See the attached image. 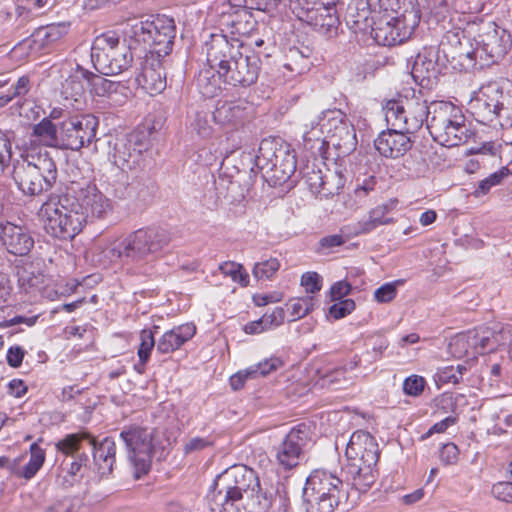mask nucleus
Returning <instances> with one entry per match:
<instances>
[{"label": "nucleus", "mask_w": 512, "mask_h": 512, "mask_svg": "<svg viewBox=\"0 0 512 512\" xmlns=\"http://www.w3.org/2000/svg\"><path fill=\"white\" fill-rule=\"evenodd\" d=\"M170 242L171 234L163 228H141L101 248L99 260L103 264L139 263L161 252Z\"/></svg>", "instance_id": "nucleus-1"}, {"label": "nucleus", "mask_w": 512, "mask_h": 512, "mask_svg": "<svg viewBox=\"0 0 512 512\" xmlns=\"http://www.w3.org/2000/svg\"><path fill=\"white\" fill-rule=\"evenodd\" d=\"M242 159L254 163L250 172L261 173L264 181L270 186H281L296 171V156L291 146L281 139L265 138L260 142L258 153H244Z\"/></svg>", "instance_id": "nucleus-2"}, {"label": "nucleus", "mask_w": 512, "mask_h": 512, "mask_svg": "<svg viewBox=\"0 0 512 512\" xmlns=\"http://www.w3.org/2000/svg\"><path fill=\"white\" fill-rule=\"evenodd\" d=\"M175 33L174 20L166 15L131 19L123 29V34L136 43L140 54L158 57H165L172 51Z\"/></svg>", "instance_id": "nucleus-3"}, {"label": "nucleus", "mask_w": 512, "mask_h": 512, "mask_svg": "<svg viewBox=\"0 0 512 512\" xmlns=\"http://www.w3.org/2000/svg\"><path fill=\"white\" fill-rule=\"evenodd\" d=\"M253 488H259L258 478L245 465H234L222 474L210 492L209 506L212 512H240V503Z\"/></svg>", "instance_id": "nucleus-4"}, {"label": "nucleus", "mask_w": 512, "mask_h": 512, "mask_svg": "<svg viewBox=\"0 0 512 512\" xmlns=\"http://www.w3.org/2000/svg\"><path fill=\"white\" fill-rule=\"evenodd\" d=\"M40 215L45 231L54 238L66 241L74 239L87 221V215L81 211L76 197L69 194L51 195L42 204Z\"/></svg>", "instance_id": "nucleus-5"}, {"label": "nucleus", "mask_w": 512, "mask_h": 512, "mask_svg": "<svg viewBox=\"0 0 512 512\" xmlns=\"http://www.w3.org/2000/svg\"><path fill=\"white\" fill-rule=\"evenodd\" d=\"M135 56L141 58L136 43H132L124 34L121 41L114 31L97 36L91 47V61L103 75H118L128 70Z\"/></svg>", "instance_id": "nucleus-6"}, {"label": "nucleus", "mask_w": 512, "mask_h": 512, "mask_svg": "<svg viewBox=\"0 0 512 512\" xmlns=\"http://www.w3.org/2000/svg\"><path fill=\"white\" fill-rule=\"evenodd\" d=\"M302 498L306 512H334L347 492L338 476L316 469L306 479Z\"/></svg>", "instance_id": "nucleus-7"}, {"label": "nucleus", "mask_w": 512, "mask_h": 512, "mask_svg": "<svg viewBox=\"0 0 512 512\" xmlns=\"http://www.w3.org/2000/svg\"><path fill=\"white\" fill-rule=\"evenodd\" d=\"M427 129L432 138L446 147L466 143L473 135L461 110L450 102H432Z\"/></svg>", "instance_id": "nucleus-8"}, {"label": "nucleus", "mask_w": 512, "mask_h": 512, "mask_svg": "<svg viewBox=\"0 0 512 512\" xmlns=\"http://www.w3.org/2000/svg\"><path fill=\"white\" fill-rule=\"evenodd\" d=\"M431 111V104L428 105L421 90H413L411 96L389 100L384 106L387 123L410 134L417 132L424 123L427 124Z\"/></svg>", "instance_id": "nucleus-9"}, {"label": "nucleus", "mask_w": 512, "mask_h": 512, "mask_svg": "<svg viewBox=\"0 0 512 512\" xmlns=\"http://www.w3.org/2000/svg\"><path fill=\"white\" fill-rule=\"evenodd\" d=\"M420 18V10L413 5L400 16L379 17L377 20L371 16V33L379 45L395 46L410 38L418 27Z\"/></svg>", "instance_id": "nucleus-10"}, {"label": "nucleus", "mask_w": 512, "mask_h": 512, "mask_svg": "<svg viewBox=\"0 0 512 512\" xmlns=\"http://www.w3.org/2000/svg\"><path fill=\"white\" fill-rule=\"evenodd\" d=\"M119 436L125 445L127 458L134 468V477L139 479L151 468L154 453L153 433L147 428L130 425L124 427Z\"/></svg>", "instance_id": "nucleus-11"}, {"label": "nucleus", "mask_w": 512, "mask_h": 512, "mask_svg": "<svg viewBox=\"0 0 512 512\" xmlns=\"http://www.w3.org/2000/svg\"><path fill=\"white\" fill-rule=\"evenodd\" d=\"M248 45L236 37H228L222 33H211L203 44L207 66L224 75L228 67H232L239 55Z\"/></svg>", "instance_id": "nucleus-12"}, {"label": "nucleus", "mask_w": 512, "mask_h": 512, "mask_svg": "<svg viewBox=\"0 0 512 512\" xmlns=\"http://www.w3.org/2000/svg\"><path fill=\"white\" fill-rule=\"evenodd\" d=\"M98 118L92 114L73 115L60 122L58 147L78 151L96 137Z\"/></svg>", "instance_id": "nucleus-13"}, {"label": "nucleus", "mask_w": 512, "mask_h": 512, "mask_svg": "<svg viewBox=\"0 0 512 512\" xmlns=\"http://www.w3.org/2000/svg\"><path fill=\"white\" fill-rule=\"evenodd\" d=\"M109 146L113 164L124 171L139 164L142 152L148 148V141L144 131H133L109 141Z\"/></svg>", "instance_id": "nucleus-14"}, {"label": "nucleus", "mask_w": 512, "mask_h": 512, "mask_svg": "<svg viewBox=\"0 0 512 512\" xmlns=\"http://www.w3.org/2000/svg\"><path fill=\"white\" fill-rule=\"evenodd\" d=\"M511 35L505 29L493 24L478 35L474 54H478L479 68L497 63L508 52Z\"/></svg>", "instance_id": "nucleus-15"}, {"label": "nucleus", "mask_w": 512, "mask_h": 512, "mask_svg": "<svg viewBox=\"0 0 512 512\" xmlns=\"http://www.w3.org/2000/svg\"><path fill=\"white\" fill-rule=\"evenodd\" d=\"M269 57V53L256 52L249 45L239 55L232 67L225 70L224 83L234 87H250L258 80L261 71V57Z\"/></svg>", "instance_id": "nucleus-16"}, {"label": "nucleus", "mask_w": 512, "mask_h": 512, "mask_svg": "<svg viewBox=\"0 0 512 512\" xmlns=\"http://www.w3.org/2000/svg\"><path fill=\"white\" fill-rule=\"evenodd\" d=\"M311 436V428L306 423L293 427L276 447L275 456L278 464L286 470L296 467L304 456Z\"/></svg>", "instance_id": "nucleus-17"}, {"label": "nucleus", "mask_w": 512, "mask_h": 512, "mask_svg": "<svg viewBox=\"0 0 512 512\" xmlns=\"http://www.w3.org/2000/svg\"><path fill=\"white\" fill-rule=\"evenodd\" d=\"M319 0H295L298 3L305 21L318 33L332 38L338 34L340 25L334 5H325Z\"/></svg>", "instance_id": "nucleus-18"}, {"label": "nucleus", "mask_w": 512, "mask_h": 512, "mask_svg": "<svg viewBox=\"0 0 512 512\" xmlns=\"http://www.w3.org/2000/svg\"><path fill=\"white\" fill-rule=\"evenodd\" d=\"M326 114L333 115L327 124H322V128H326L327 131V144L337 150L338 157L348 156L357 146L354 127L344 119L340 111H328Z\"/></svg>", "instance_id": "nucleus-19"}, {"label": "nucleus", "mask_w": 512, "mask_h": 512, "mask_svg": "<svg viewBox=\"0 0 512 512\" xmlns=\"http://www.w3.org/2000/svg\"><path fill=\"white\" fill-rule=\"evenodd\" d=\"M438 47L443 62L450 63L454 69L468 71L479 64L475 48L470 49L468 40L462 42L456 33L447 34Z\"/></svg>", "instance_id": "nucleus-20"}, {"label": "nucleus", "mask_w": 512, "mask_h": 512, "mask_svg": "<svg viewBox=\"0 0 512 512\" xmlns=\"http://www.w3.org/2000/svg\"><path fill=\"white\" fill-rule=\"evenodd\" d=\"M440 65H444V62L441 53H439V47L437 49L424 48L415 57L411 76L420 87L430 90L438 83Z\"/></svg>", "instance_id": "nucleus-21"}, {"label": "nucleus", "mask_w": 512, "mask_h": 512, "mask_svg": "<svg viewBox=\"0 0 512 512\" xmlns=\"http://www.w3.org/2000/svg\"><path fill=\"white\" fill-rule=\"evenodd\" d=\"M501 89L496 84L482 87L469 103L470 112L481 124L492 126L497 119Z\"/></svg>", "instance_id": "nucleus-22"}, {"label": "nucleus", "mask_w": 512, "mask_h": 512, "mask_svg": "<svg viewBox=\"0 0 512 512\" xmlns=\"http://www.w3.org/2000/svg\"><path fill=\"white\" fill-rule=\"evenodd\" d=\"M0 243L8 253L24 257L30 253L35 241L25 226L0 221Z\"/></svg>", "instance_id": "nucleus-23"}, {"label": "nucleus", "mask_w": 512, "mask_h": 512, "mask_svg": "<svg viewBox=\"0 0 512 512\" xmlns=\"http://www.w3.org/2000/svg\"><path fill=\"white\" fill-rule=\"evenodd\" d=\"M158 56L141 55L136 82L145 92L155 95L166 87V76Z\"/></svg>", "instance_id": "nucleus-24"}, {"label": "nucleus", "mask_w": 512, "mask_h": 512, "mask_svg": "<svg viewBox=\"0 0 512 512\" xmlns=\"http://www.w3.org/2000/svg\"><path fill=\"white\" fill-rule=\"evenodd\" d=\"M73 192H77L76 201L81 205V211L85 210V214L91 215L93 218H105L112 211L111 201L100 192L95 185L86 183L85 186L72 183L70 188Z\"/></svg>", "instance_id": "nucleus-25"}, {"label": "nucleus", "mask_w": 512, "mask_h": 512, "mask_svg": "<svg viewBox=\"0 0 512 512\" xmlns=\"http://www.w3.org/2000/svg\"><path fill=\"white\" fill-rule=\"evenodd\" d=\"M12 177L19 190L28 196L40 195L52 188L41 178L33 165L28 163V159L17 161L14 164Z\"/></svg>", "instance_id": "nucleus-26"}, {"label": "nucleus", "mask_w": 512, "mask_h": 512, "mask_svg": "<svg viewBox=\"0 0 512 512\" xmlns=\"http://www.w3.org/2000/svg\"><path fill=\"white\" fill-rule=\"evenodd\" d=\"M402 129L392 127L382 131L374 141L376 150L384 157L399 158L412 147V141Z\"/></svg>", "instance_id": "nucleus-27"}, {"label": "nucleus", "mask_w": 512, "mask_h": 512, "mask_svg": "<svg viewBox=\"0 0 512 512\" xmlns=\"http://www.w3.org/2000/svg\"><path fill=\"white\" fill-rule=\"evenodd\" d=\"M380 450L375 438L367 431H355L347 444L345 455L364 459L370 465H377Z\"/></svg>", "instance_id": "nucleus-28"}, {"label": "nucleus", "mask_w": 512, "mask_h": 512, "mask_svg": "<svg viewBox=\"0 0 512 512\" xmlns=\"http://www.w3.org/2000/svg\"><path fill=\"white\" fill-rule=\"evenodd\" d=\"M345 456L347 459L345 470L351 477L353 487L359 492H366L377 479L376 465H370L364 459H354L351 455Z\"/></svg>", "instance_id": "nucleus-29"}, {"label": "nucleus", "mask_w": 512, "mask_h": 512, "mask_svg": "<svg viewBox=\"0 0 512 512\" xmlns=\"http://www.w3.org/2000/svg\"><path fill=\"white\" fill-rule=\"evenodd\" d=\"M92 445L93 462L100 476H108L112 473L116 463V443L111 437H105L97 442L93 436L89 439Z\"/></svg>", "instance_id": "nucleus-30"}, {"label": "nucleus", "mask_w": 512, "mask_h": 512, "mask_svg": "<svg viewBox=\"0 0 512 512\" xmlns=\"http://www.w3.org/2000/svg\"><path fill=\"white\" fill-rule=\"evenodd\" d=\"M196 333V326L186 323L174 327L165 332L158 340L156 349L159 353L168 354L179 349L185 342L190 340Z\"/></svg>", "instance_id": "nucleus-31"}, {"label": "nucleus", "mask_w": 512, "mask_h": 512, "mask_svg": "<svg viewBox=\"0 0 512 512\" xmlns=\"http://www.w3.org/2000/svg\"><path fill=\"white\" fill-rule=\"evenodd\" d=\"M313 49L307 45L291 46L286 49L283 66L293 75H301L308 71L313 64Z\"/></svg>", "instance_id": "nucleus-32"}, {"label": "nucleus", "mask_w": 512, "mask_h": 512, "mask_svg": "<svg viewBox=\"0 0 512 512\" xmlns=\"http://www.w3.org/2000/svg\"><path fill=\"white\" fill-rule=\"evenodd\" d=\"M92 72L77 65L74 73L69 75L62 83L61 93L66 100L80 102V98L85 92L84 81L90 84Z\"/></svg>", "instance_id": "nucleus-33"}, {"label": "nucleus", "mask_w": 512, "mask_h": 512, "mask_svg": "<svg viewBox=\"0 0 512 512\" xmlns=\"http://www.w3.org/2000/svg\"><path fill=\"white\" fill-rule=\"evenodd\" d=\"M234 11L235 4H232L230 0H220L214 2L211 6L208 17L220 29L222 34H224L223 32L232 34Z\"/></svg>", "instance_id": "nucleus-34"}, {"label": "nucleus", "mask_w": 512, "mask_h": 512, "mask_svg": "<svg viewBox=\"0 0 512 512\" xmlns=\"http://www.w3.org/2000/svg\"><path fill=\"white\" fill-rule=\"evenodd\" d=\"M467 338L475 354L482 355L486 352H493L498 346L496 333L488 327L482 326L469 330Z\"/></svg>", "instance_id": "nucleus-35"}, {"label": "nucleus", "mask_w": 512, "mask_h": 512, "mask_svg": "<svg viewBox=\"0 0 512 512\" xmlns=\"http://www.w3.org/2000/svg\"><path fill=\"white\" fill-rule=\"evenodd\" d=\"M196 82L200 93L205 97L211 98L217 96L220 92L221 83H224V78L208 66L199 72Z\"/></svg>", "instance_id": "nucleus-36"}, {"label": "nucleus", "mask_w": 512, "mask_h": 512, "mask_svg": "<svg viewBox=\"0 0 512 512\" xmlns=\"http://www.w3.org/2000/svg\"><path fill=\"white\" fill-rule=\"evenodd\" d=\"M244 110L233 102H218L212 112V119L221 126L235 125L242 120Z\"/></svg>", "instance_id": "nucleus-37"}, {"label": "nucleus", "mask_w": 512, "mask_h": 512, "mask_svg": "<svg viewBox=\"0 0 512 512\" xmlns=\"http://www.w3.org/2000/svg\"><path fill=\"white\" fill-rule=\"evenodd\" d=\"M250 9H253V6L247 7V5L241 6L235 4L233 35H249L256 29L258 22Z\"/></svg>", "instance_id": "nucleus-38"}, {"label": "nucleus", "mask_w": 512, "mask_h": 512, "mask_svg": "<svg viewBox=\"0 0 512 512\" xmlns=\"http://www.w3.org/2000/svg\"><path fill=\"white\" fill-rule=\"evenodd\" d=\"M31 160L28 163L38 171V174L43 178L51 187L57 180V167L54 160L49 156L48 152L31 155Z\"/></svg>", "instance_id": "nucleus-39"}, {"label": "nucleus", "mask_w": 512, "mask_h": 512, "mask_svg": "<svg viewBox=\"0 0 512 512\" xmlns=\"http://www.w3.org/2000/svg\"><path fill=\"white\" fill-rule=\"evenodd\" d=\"M256 494L255 488H253L249 494L244 496L243 501L240 503V512H268L271 508V503L268 502V489L262 491L259 487L257 488Z\"/></svg>", "instance_id": "nucleus-40"}, {"label": "nucleus", "mask_w": 512, "mask_h": 512, "mask_svg": "<svg viewBox=\"0 0 512 512\" xmlns=\"http://www.w3.org/2000/svg\"><path fill=\"white\" fill-rule=\"evenodd\" d=\"M344 184L345 178L340 171L326 169L324 171L323 185L321 186L318 196L328 198L339 194Z\"/></svg>", "instance_id": "nucleus-41"}, {"label": "nucleus", "mask_w": 512, "mask_h": 512, "mask_svg": "<svg viewBox=\"0 0 512 512\" xmlns=\"http://www.w3.org/2000/svg\"><path fill=\"white\" fill-rule=\"evenodd\" d=\"M31 88L29 76H21L6 94L0 96V107L6 106L14 99H17L16 105L22 106L23 103L21 100L30 92Z\"/></svg>", "instance_id": "nucleus-42"}, {"label": "nucleus", "mask_w": 512, "mask_h": 512, "mask_svg": "<svg viewBox=\"0 0 512 512\" xmlns=\"http://www.w3.org/2000/svg\"><path fill=\"white\" fill-rule=\"evenodd\" d=\"M268 502L271 503L270 512H289L290 499L284 484L277 482L276 486L268 489Z\"/></svg>", "instance_id": "nucleus-43"}, {"label": "nucleus", "mask_w": 512, "mask_h": 512, "mask_svg": "<svg viewBox=\"0 0 512 512\" xmlns=\"http://www.w3.org/2000/svg\"><path fill=\"white\" fill-rule=\"evenodd\" d=\"M44 461V450L40 448L37 443H33L30 446V459L23 468L20 467V473H18V476L23 477L27 480L33 478L35 474L39 471V469L42 467Z\"/></svg>", "instance_id": "nucleus-44"}, {"label": "nucleus", "mask_w": 512, "mask_h": 512, "mask_svg": "<svg viewBox=\"0 0 512 512\" xmlns=\"http://www.w3.org/2000/svg\"><path fill=\"white\" fill-rule=\"evenodd\" d=\"M60 122H51L49 118H43L33 128V133L37 137L46 141L50 146L58 147V132Z\"/></svg>", "instance_id": "nucleus-45"}, {"label": "nucleus", "mask_w": 512, "mask_h": 512, "mask_svg": "<svg viewBox=\"0 0 512 512\" xmlns=\"http://www.w3.org/2000/svg\"><path fill=\"white\" fill-rule=\"evenodd\" d=\"M90 438L91 435L88 432L68 434L56 443V449L66 456L74 457L80 449L81 442L89 441Z\"/></svg>", "instance_id": "nucleus-46"}, {"label": "nucleus", "mask_w": 512, "mask_h": 512, "mask_svg": "<svg viewBox=\"0 0 512 512\" xmlns=\"http://www.w3.org/2000/svg\"><path fill=\"white\" fill-rule=\"evenodd\" d=\"M500 126L502 128L512 127V94L501 90L499 101V109H497V119L493 127Z\"/></svg>", "instance_id": "nucleus-47"}, {"label": "nucleus", "mask_w": 512, "mask_h": 512, "mask_svg": "<svg viewBox=\"0 0 512 512\" xmlns=\"http://www.w3.org/2000/svg\"><path fill=\"white\" fill-rule=\"evenodd\" d=\"M359 4L367 5L369 10L373 12L374 17L376 14L383 13L382 17H392L390 13H397L400 8L399 0H359Z\"/></svg>", "instance_id": "nucleus-48"}, {"label": "nucleus", "mask_w": 512, "mask_h": 512, "mask_svg": "<svg viewBox=\"0 0 512 512\" xmlns=\"http://www.w3.org/2000/svg\"><path fill=\"white\" fill-rule=\"evenodd\" d=\"M509 169L506 167H503L499 171H496L492 174H490L485 179L481 180L475 190L472 192V194L476 197H482L490 192V190L499 184H501L502 180L508 176Z\"/></svg>", "instance_id": "nucleus-49"}, {"label": "nucleus", "mask_w": 512, "mask_h": 512, "mask_svg": "<svg viewBox=\"0 0 512 512\" xmlns=\"http://www.w3.org/2000/svg\"><path fill=\"white\" fill-rule=\"evenodd\" d=\"M18 281L22 286L38 287L44 283V275L36 270L32 264L18 268Z\"/></svg>", "instance_id": "nucleus-50"}, {"label": "nucleus", "mask_w": 512, "mask_h": 512, "mask_svg": "<svg viewBox=\"0 0 512 512\" xmlns=\"http://www.w3.org/2000/svg\"><path fill=\"white\" fill-rule=\"evenodd\" d=\"M370 14H373V12L369 10V7L359 4L358 0L355 6L350 5L348 7L346 14L347 24L351 25V27L362 29L361 24L368 20Z\"/></svg>", "instance_id": "nucleus-51"}, {"label": "nucleus", "mask_w": 512, "mask_h": 512, "mask_svg": "<svg viewBox=\"0 0 512 512\" xmlns=\"http://www.w3.org/2000/svg\"><path fill=\"white\" fill-rule=\"evenodd\" d=\"M156 342L152 330L143 329L140 332V345L138 348V357L141 360V366H145L150 358L151 351L155 347Z\"/></svg>", "instance_id": "nucleus-52"}, {"label": "nucleus", "mask_w": 512, "mask_h": 512, "mask_svg": "<svg viewBox=\"0 0 512 512\" xmlns=\"http://www.w3.org/2000/svg\"><path fill=\"white\" fill-rule=\"evenodd\" d=\"M346 371L347 367L333 370L322 378V384L335 390L345 388L352 383V379L345 376Z\"/></svg>", "instance_id": "nucleus-53"}, {"label": "nucleus", "mask_w": 512, "mask_h": 512, "mask_svg": "<svg viewBox=\"0 0 512 512\" xmlns=\"http://www.w3.org/2000/svg\"><path fill=\"white\" fill-rule=\"evenodd\" d=\"M90 85L92 86L94 93L97 96L101 97L108 96L112 93L117 92V89L119 87L118 83L103 78L102 76L95 75L93 73L90 78Z\"/></svg>", "instance_id": "nucleus-54"}, {"label": "nucleus", "mask_w": 512, "mask_h": 512, "mask_svg": "<svg viewBox=\"0 0 512 512\" xmlns=\"http://www.w3.org/2000/svg\"><path fill=\"white\" fill-rule=\"evenodd\" d=\"M210 113L206 111H198L195 113L191 122V128L200 137L206 138L212 134V126L210 124Z\"/></svg>", "instance_id": "nucleus-55"}, {"label": "nucleus", "mask_w": 512, "mask_h": 512, "mask_svg": "<svg viewBox=\"0 0 512 512\" xmlns=\"http://www.w3.org/2000/svg\"><path fill=\"white\" fill-rule=\"evenodd\" d=\"M468 331L465 333H461L457 335L452 342L449 344V348L451 352L456 357H464V356H475L473 353L472 345L468 342Z\"/></svg>", "instance_id": "nucleus-56"}, {"label": "nucleus", "mask_w": 512, "mask_h": 512, "mask_svg": "<svg viewBox=\"0 0 512 512\" xmlns=\"http://www.w3.org/2000/svg\"><path fill=\"white\" fill-rule=\"evenodd\" d=\"M280 268V263L276 258H271L254 265L253 275L257 279H269Z\"/></svg>", "instance_id": "nucleus-57"}, {"label": "nucleus", "mask_w": 512, "mask_h": 512, "mask_svg": "<svg viewBox=\"0 0 512 512\" xmlns=\"http://www.w3.org/2000/svg\"><path fill=\"white\" fill-rule=\"evenodd\" d=\"M87 461V454L78 453L76 456L72 457V459L63 460L60 467L63 472H66L68 475L74 477L80 473L82 467L86 464Z\"/></svg>", "instance_id": "nucleus-58"}, {"label": "nucleus", "mask_w": 512, "mask_h": 512, "mask_svg": "<svg viewBox=\"0 0 512 512\" xmlns=\"http://www.w3.org/2000/svg\"><path fill=\"white\" fill-rule=\"evenodd\" d=\"M306 170L307 171L304 173L305 182L310 191L318 196L321 186L323 185L324 171L315 169L314 166H312L311 169L307 166Z\"/></svg>", "instance_id": "nucleus-59"}, {"label": "nucleus", "mask_w": 512, "mask_h": 512, "mask_svg": "<svg viewBox=\"0 0 512 512\" xmlns=\"http://www.w3.org/2000/svg\"><path fill=\"white\" fill-rule=\"evenodd\" d=\"M282 365V361L279 358H270L265 359L264 361L258 363L255 366H252L247 369V373H252L254 378L258 375L266 376L272 371H275Z\"/></svg>", "instance_id": "nucleus-60"}, {"label": "nucleus", "mask_w": 512, "mask_h": 512, "mask_svg": "<svg viewBox=\"0 0 512 512\" xmlns=\"http://www.w3.org/2000/svg\"><path fill=\"white\" fill-rule=\"evenodd\" d=\"M491 494L499 501L512 504V480L500 481L493 484Z\"/></svg>", "instance_id": "nucleus-61"}, {"label": "nucleus", "mask_w": 512, "mask_h": 512, "mask_svg": "<svg viewBox=\"0 0 512 512\" xmlns=\"http://www.w3.org/2000/svg\"><path fill=\"white\" fill-rule=\"evenodd\" d=\"M426 381L418 375H411L404 380L403 391L409 396H419L425 387Z\"/></svg>", "instance_id": "nucleus-62"}, {"label": "nucleus", "mask_w": 512, "mask_h": 512, "mask_svg": "<svg viewBox=\"0 0 512 512\" xmlns=\"http://www.w3.org/2000/svg\"><path fill=\"white\" fill-rule=\"evenodd\" d=\"M127 196L142 204H146L151 198V193L147 186L139 182H132L128 185Z\"/></svg>", "instance_id": "nucleus-63"}, {"label": "nucleus", "mask_w": 512, "mask_h": 512, "mask_svg": "<svg viewBox=\"0 0 512 512\" xmlns=\"http://www.w3.org/2000/svg\"><path fill=\"white\" fill-rule=\"evenodd\" d=\"M293 321L306 316L312 309L313 303L311 297L297 299L289 304Z\"/></svg>", "instance_id": "nucleus-64"}]
</instances>
